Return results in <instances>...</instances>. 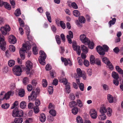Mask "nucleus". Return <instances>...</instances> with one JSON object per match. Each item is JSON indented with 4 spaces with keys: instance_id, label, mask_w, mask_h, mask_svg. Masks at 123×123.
Wrapping results in <instances>:
<instances>
[{
    "instance_id": "e433bc0d",
    "label": "nucleus",
    "mask_w": 123,
    "mask_h": 123,
    "mask_svg": "<svg viewBox=\"0 0 123 123\" xmlns=\"http://www.w3.org/2000/svg\"><path fill=\"white\" fill-rule=\"evenodd\" d=\"M49 113L52 116H55L56 115V112L54 110H50L49 111Z\"/></svg>"
},
{
    "instance_id": "ddd939ff",
    "label": "nucleus",
    "mask_w": 123,
    "mask_h": 123,
    "mask_svg": "<svg viewBox=\"0 0 123 123\" xmlns=\"http://www.w3.org/2000/svg\"><path fill=\"white\" fill-rule=\"evenodd\" d=\"M90 114L91 117L93 119H96L97 116V113L94 109L91 110Z\"/></svg>"
},
{
    "instance_id": "473e14b6",
    "label": "nucleus",
    "mask_w": 123,
    "mask_h": 123,
    "mask_svg": "<svg viewBox=\"0 0 123 123\" xmlns=\"http://www.w3.org/2000/svg\"><path fill=\"white\" fill-rule=\"evenodd\" d=\"M86 44H87L89 47L91 49H93L94 47V43L93 42H91V43L90 41V42L89 43H87Z\"/></svg>"
},
{
    "instance_id": "393cba45",
    "label": "nucleus",
    "mask_w": 123,
    "mask_h": 123,
    "mask_svg": "<svg viewBox=\"0 0 123 123\" xmlns=\"http://www.w3.org/2000/svg\"><path fill=\"white\" fill-rule=\"evenodd\" d=\"M46 14L48 21L50 23L52 22L51 19L50 13L48 11L46 12Z\"/></svg>"
},
{
    "instance_id": "052dcab7",
    "label": "nucleus",
    "mask_w": 123,
    "mask_h": 123,
    "mask_svg": "<svg viewBox=\"0 0 123 123\" xmlns=\"http://www.w3.org/2000/svg\"><path fill=\"white\" fill-rule=\"evenodd\" d=\"M66 38L68 40V41L69 44H71L72 43V41L71 38L70 37L69 35H67L66 36Z\"/></svg>"
},
{
    "instance_id": "c9c22d12",
    "label": "nucleus",
    "mask_w": 123,
    "mask_h": 123,
    "mask_svg": "<svg viewBox=\"0 0 123 123\" xmlns=\"http://www.w3.org/2000/svg\"><path fill=\"white\" fill-rule=\"evenodd\" d=\"M76 120L78 123H83V122L82 118L80 116H78L76 118Z\"/></svg>"
},
{
    "instance_id": "b1692460",
    "label": "nucleus",
    "mask_w": 123,
    "mask_h": 123,
    "mask_svg": "<svg viewBox=\"0 0 123 123\" xmlns=\"http://www.w3.org/2000/svg\"><path fill=\"white\" fill-rule=\"evenodd\" d=\"M72 113L74 115L76 114L78 112V108L77 107H73L72 110Z\"/></svg>"
},
{
    "instance_id": "4c0bfd02",
    "label": "nucleus",
    "mask_w": 123,
    "mask_h": 123,
    "mask_svg": "<svg viewBox=\"0 0 123 123\" xmlns=\"http://www.w3.org/2000/svg\"><path fill=\"white\" fill-rule=\"evenodd\" d=\"M61 59L62 62H64V64L65 66H67L68 64V61L66 58H64L62 57L61 58Z\"/></svg>"
},
{
    "instance_id": "f8f14e48",
    "label": "nucleus",
    "mask_w": 123,
    "mask_h": 123,
    "mask_svg": "<svg viewBox=\"0 0 123 123\" xmlns=\"http://www.w3.org/2000/svg\"><path fill=\"white\" fill-rule=\"evenodd\" d=\"M8 41L10 43L14 44L16 43L17 39L13 35H11L8 37Z\"/></svg>"
},
{
    "instance_id": "79ce46f5",
    "label": "nucleus",
    "mask_w": 123,
    "mask_h": 123,
    "mask_svg": "<svg viewBox=\"0 0 123 123\" xmlns=\"http://www.w3.org/2000/svg\"><path fill=\"white\" fill-rule=\"evenodd\" d=\"M107 115L109 117L111 116L112 112L111 109L110 108L108 107L107 109Z\"/></svg>"
},
{
    "instance_id": "0eeeda50",
    "label": "nucleus",
    "mask_w": 123,
    "mask_h": 123,
    "mask_svg": "<svg viewBox=\"0 0 123 123\" xmlns=\"http://www.w3.org/2000/svg\"><path fill=\"white\" fill-rule=\"evenodd\" d=\"M0 30L2 34L6 35L7 34V32L10 31V28L9 25H6L4 26L1 27Z\"/></svg>"
},
{
    "instance_id": "2f4dec72",
    "label": "nucleus",
    "mask_w": 123,
    "mask_h": 123,
    "mask_svg": "<svg viewBox=\"0 0 123 123\" xmlns=\"http://www.w3.org/2000/svg\"><path fill=\"white\" fill-rule=\"evenodd\" d=\"M116 69L119 74H123V71L118 66H116L115 67Z\"/></svg>"
},
{
    "instance_id": "f3484780",
    "label": "nucleus",
    "mask_w": 123,
    "mask_h": 123,
    "mask_svg": "<svg viewBox=\"0 0 123 123\" xmlns=\"http://www.w3.org/2000/svg\"><path fill=\"white\" fill-rule=\"evenodd\" d=\"M102 60L104 63L106 65H108L110 63V61L106 57H103L102 58Z\"/></svg>"
},
{
    "instance_id": "8fccbe9b",
    "label": "nucleus",
    "mask_w": 123,
    "mask_h": 123,
    "mask_svg": "<svg viewBox=\"0 0 123 123\" xmlns=\"http://www.w3.org/2000/svg\"><path fill=\"white\" fill-rule=\"evenodd\" d=\"M18 20L20 26L22 27L24 26V23L23 20L20 18H18Z\"/></svg>"
},
{
    "instance_id": "6ab92c4d",
    "label": "nucleus",
    "mask_w": 123,
    "mask_h": 123,
    "mask_svg": "<svg viewBox=\"0 0 123 123\" xmlns=\"http://www.w3.org/2000/svg\"><path fill=\"white\" fill-rule=\"evenodd\" d=\"M81 50L82 51L87 53L88 52V50L87 48L84 45H81Z\"/></svg>"
},
{
    "instance_id": "39448f33",
    "label": "nucleus",
    "mask_w": 123,
    "mask_h": 123,
    "mask_svg": "<svg viewBox=\"0 0 123 123\" xmlns=\"http://www.w3.org/2000/svg\"><path fill=\"white\" fill-rule=\"evenodd\" d=\"M26 67L25 69L27 74H31L30 70L32 69L33 67L32 63L30 61H28L26 62Z\"/></svg>"
},
{
    "instance_id": "20e7f679",
    "label": "nucleus",
    "mask_w": 123,
    "mask_h": 123,
    "mask_svg": "<svg viewBox=\"0 0 123 123\" xmlns=\"http://www.w3.org/2000/svg\"><path fill=\"white\" fill-rule=\"evenodd\" d=\"M107 111V109L105 107L101 108L100 109V112L101 113V115H99L98 118L100 120H104L106 119V117L105 113Z\"/></svg>"
},
{
    "instance_id": "9b49d317",
    "label": "nucleus",
    "mask_w": 123,
    "mask_h": 123,
    "mask_svg": "<svg viewBox=\"0 0 123 123\" xmlns=\"http://www.w3.org/2000/svg\"><path fill=\"white\" fill-rule=\"evenodd\" d=\"M37 94L35 91H33L31 92V95L28 96V99L29 101H35L36 99Z\"/></svg>"
},
{
    "instance_id": "0e129e2a",
    "label": "nucleus",
    "mask_w": 123,
    "mask_h": 123,
    "mask_svg": "<svg viewBox=\"0 0 123 123\" xmlns=\"http://www.w3.org/2000/svg\"><path fill=\"white\" fill-rule=\"evenodd\" d=\"M24 115V112L23 111H18V116L17 117H20Z\"/></svg>"
},
{
    "instance_id": "338daca9",
    "label": "nucleus",
    "mask_w": 123,
    "mask_h": 123,
    "mask_svg": "<svg viewBox=\"0 0 123 123\" xmlns=\"http://www.w3.org/2000/svg\"><path fill=\"white\" fill-rule=\"evenodd\" d=\"M28 80L27 77H25L23 80V83L25 85L27 84L28 82Z\"/></svg>"
},
{
    "instance_id": "680f3d73",
    "label": "nucleus",
    "mask_w": 123,
    "mask_h": 123,
    "mask_svg": "<svg viewBox=\"0 0 123 123\" xmlns=\"http://www.w3.org/2000/svg\"><path fill=\"white\" fill-rule=\"evenodd\" d=\"M103 48H104V50L106 52H107L108 50L109 47L106 45H104L103 46Z\"/></svg>"
},
{
    "instance_id": "bf43d9fd",
    "label": "nucleus",
    "mask_w": 123,
    "mask_h": 123,
    "mask_svg": "<svg viewBox=\"0 0 123 123\" xmlns=\"http://www.w3.org/2000/svg\"><path fill=\"white\" fill-rule=\"evenodd\" d=\"M95 62L97 65L100 66L101 65V62L100 60L99 59H96Z\"/></svg>"
},
{
    "instance_id": "3c124183",
    "label": "nucleus",
    "mask_w": 123,
    "mask_h": 123,
    "mask_svg": "<svg viewBox=\"0 0 123 123\" xmlns=\"http://www.w3.org/2000/svg\"><path fill=\"white\" fill-rule=\"evenodd\" d=\"M47 82L46 80L45 79L43 80V86L44 87H46L47 86Z\"/></svg>"
},
{
    "instance_id": "f257e3e1",
    "label": "nucleus",
    "mask_w": 123,
    "mask_h": 123,
    "mask_svg": "<svg viewBox=\"0 0 123 123\" xmlns=\"http://www.w3.org/2000/svg\"><path fill=\"white\" fill-rule=\"evenodd\" d=\"M31 48V47L29 46H27L25 44H23V48L19 50L20 55L22 59L24 60L25 58V51L29 50Z\"/></svg>"
},
{
    "instance_id": "dca6fc26",
    "label": "nucleus",
    "mask_w": 123,
    "mask_h": 123,
    "mask_svg": "<svg viewBox=\"0 0 123 123\" xmlns=\"http://www.w3.org/2000/svg\"><path fill=\"white\" fill-rule=\"evenodd\" d=\"M46 119V117L45 114L42 113L40 114V121L43 123L45 121Z\"/></svg>"
},
{
    "instance_id": "e2e57ef3",
    "label": "nucleus",
    "mask_w": 123,
    "mask_h": 123,
    "mask_svg": "<svg viewBox=\"0 0 123 123\" xmlns=\"http://www.w3.org/2000/svg\"><path fill=\"white\" fill-rule=\"evenodd\" d=\"M18 105V101H16L13 104V106L12 107L11 109H12L14 108L16 106Z\"/></svg>"
},
{
    "instance_id": "4d7b16f0",
    "label": "nucleus",
    "mask_w": 123,
    "mask_h": 123,
    "mask_svg": "<svg viewBox=\"0 0 123 123\" xmlns=\"http://www.w3.org/2000/svg\"><path fill=\"white\" fill-rule=\"evenodd\" d=\"M103 87V89L104 90H108L109 89V86L106 84H104L102 85Z\"/></svg>"
},
{
    "instance_id": "412c9836",
    "label": "nucleus",
    "mask_w": 123,
    "mask_h": 123,
    "mask_svg": "<svg viewBox=\"0 0 123 123\" xmlns=\"http://www.w3.org/2000/svg\"><path fill=\"white\" fill-rule=\"evenodd\" d=\"M4 6L5 8L7 9L8 10H10L11 9V7L10 4L7 2H5Z\"/></svg>"
},
{
    "instance_id": "5fc2aeb1",
    "label": "nucleus",
    "mask_w": 123,
    "mask_h": 123,
    "mask_svg": "<svg viewBox=\"0 0 123 123\" xmlns=\"http://www.w3.org/2000/svg\"><path fill=\"white\" fill-rule=\"evenodd\" d=\"M64 43L65 42V36L63 34H61L60 35Z\"/></svg>"
},
{
    "instance_id": "de8ad7c7",
    "label": "nucleus",
    "mask_w": 123,
    "mask_h": 123,
    "mask_svg": "<svg viewBox=\"0 0 123 123\" xmlns=\"http://www.w3.org/2000/svg\"><path fill=\"white\" fill-rule=\"evenodd\" d=\"M48 91L49 92V94H51L53 93V88L52 86H49Z\"/></svg>"
},
{
    "instance_id": "aec40b11",
    "label": "nucleus",
    "mask_w": 123,
    "mask_h": 123,
    "mask_svg": "<svg viewBox=\"0 0 123 123\" xmlns=\"http://www.w3.org/2000/svg\"><path fill=\"white\" fill-rule=\"evenodd\" d=\"M26 103L25 101H22L20 104V107L22 109H24L26 107Z\"/></svg>"
},
{
    "instance_id": "603ef678",
    "label": "nucleus",
    "mask_w": 123,
    "mask_h": 123,
    "mask_svg": "<svg viewBox=\"0 0 123 123\" xmlns=\"http://www.w3.org/2000/svg\"><path fill=\"white\" fill-rule=\"evenodd\" d=\"M120 50L118 47H116L113 49V51L116 54H117L119 52Z\"/></svg>"
},
{
    "instance_id": "09e8293b",
    "label": "nucleus",
    "mask_w": 123,
    "mask_h": 123,
    "mask_svg": "<svg viewBox=\"0 0 123 123\" xmlns=\"http://www.w3.org/2000/svg\"><path fill=\"white\" fill-rule=\"evenodd\" d=\"M9 49L11 51L13 52L15 50V48L14 46L12 45H11L9 46Z\"/></svg>"
},
{
    "instance_id": "864d4df0",
    "label": "nucleus",
    "mask_w": 123,
    "mask_h": 123,
    "mask_svg": "<svg viewBox=\"0 0 123 123\" xmlns=\"http://www.w3.org/2000/svg\"><path fill=\"white\" fill-rule=\"evenodd\" d=\"M41 104L40 100L38 99H37L35 102V105L36 106H38Z\"/></svg>"
},
{
    "instance_id": "423d86ee",
    "label": "nucleus",
    "mask_w": 123,
    "mask_h": 123,
    "mask_svg": "<svg viewBox=\"0 0 123 123\" xmlns=\"http://www.w3.org/2000/svg\"><path fill=\"white\" fill-rule=\"evenodd\" d=\"M13 71L15 75L19 76L21 74L22 72L21 67L19 65H16L13 68Z\"/></svg>"
},
{
    "instance_id": "cd10ccee",
    "label": "nucleus",
    "mask_w": 123,
    "mask_h": 123,
    "mask_svg": "<svg viewBox=\"0 0 123 123\" xmlns=\"http://www.w3.org/2000/svg\"><path fill=\"white\" fill-rule=\"evenodd\" d=\"M77 72L79 77H82V73L80 68H77Z\"/></svg>"
},
{
    "instance_id": "49530a36",
    "label": "nucleus",
    "mask_w": 123,
    "mask_h": 123,
    "mask_svg": "<svg viewBox=\"0 0 123 123\" xmlns=\"http://www.w3.org/2000/svg\"><path fill=\"white\" fill-rule=\"evenodd\" d=\"M77 105L79 107H81L83 106V104L82 102L80 99H78L77 101Z\"/></svg>"
},
{
    "instance_id": "7c9ffc66",
    "label": "nucleus",
    "mask_w": 123,
    "mask_h": 123,
    "mask_svg": "<svg viewBox=\"0 0 123 123\" xmlns=\"http://www.w3.org/2000/svg\"><path fill=\"white\" fill-rule=\"evenodd\" d=\"M79 19L80 22L81 23H84L85 22L86 20L85 18L83 16L79 17Z\"/></svg>"
},
{
    "instance_id": "a18cd8bd",
    "label": "nucleus",
    "mask_w": 123,
    "mask_h": 123,
    "mask_svg": "<svg viewBox=\"0 0 123 123\" xmlns=\"http://www.w3.org/2000/svg\"><path fill=\"white\" fill-rule=\"evenodd\" d=\"M9 104L5 103L2 105H1L2 107L4 109H7L9 107Z\"/></svg>"
},
{
    "instance_id": "72a5a7b5",
    "label": "nucleus",
    "mask_w": 123,
    "mask_h": 123,
    "mask_svg": "<svg viewBox=\"0 0 123 123\" xmlns=\"http://www.w3.org/2000/svg\"><path fill=\"white\" fill-rule=\"evenodd\" d=\"M56 41L57 43L59 45L61 43V39L60 36L58 35H56L55 37Z\"/></svg>"
},
{
    "instance_id": "69168bd1",
    "label": "nucleus",
    "mask_w": 123,
    "mask_h": 123,
    "mask_svg": "<svg viewBox=\"0 0 123 123\" xmlns=\"http://www.w3.org/2000/svg\"><path fill=\"white\" fill-rule=\"evenodd\" d=\"M84 65L86 67L88 66L89 64V61L86 60H84Z\"/></svg>"
},
{
    "instance_id": "bb28decb",
    "label": "nucleus",
    "mask_w": 123,
    "mask_h": 123,
    "mask_svg": "<svg viewBox=\"0 0 123 123\" xmlns=\"http://www.w3.org/2000/svg\"><path fill=\"white\" fill-rule=\"evenodd\" d=\"M25 94V91L24 89H22L19 90L18 92V94L20 97H23Z\"/></svg>"
},
{
    "instance_id": "7ed1b4c3",
    "label": "nucleus",
    "mask_w": 123,
    "mask_h": 123,
    "mask_svg": "<svg viewBox=\"0 0 123 123\" xmlns=\"http://www.w3.org/2000/svg\"><path fill=\"white\" fill-rule=\"evenodd\" d=\"M39 54L40 56L38 58L39 62L42 65L45 64V60L46 57V55L45 53L42 50L40 51Z\"/></svg>"
},
{
    "instance_id": "5701e85b",
    "label": "nucleus",
    "mask_w": 123,
    "mask_h": 123,
    "mask_svg": "<svg viewBox=\"0 0 123 123\" xmlns=\"http://www.w3.org/2000/svg\"><path fill=\"white\" fill-rule=\"evenodd\" d=\"M95 61L94 56L91 55L90 57V62L91 64H93L95 63Z\"/></svg>"
},
{
    "instance_id": "c756f323",
    "label": "nucleus",
    "mask_w": 123,
    "mask_h": 123,
    "mask_svg": "<svg viewBox=\"0 0 123 123\" xmlns=\"http://www.w3.org/2000/svg\"><path fill=\"white\" fill-rule=\"evenodd\" d=\"M15 64V61L13 60H11L8 62V65L10 67H12L14 66Z\"/></svg>"
},
{
    "instance_id": "774afa93",
    "label": "nucleus",
    "mask_w": 123,
    "mask_h": 123,
    "mask_svg": "<svg viewBox=\"0 0 123 123\" xmlns=\"http://www.w3.org/2000/svg\"><path fill=\"white\" fill-rule=\"evenodd\" d=\"M3 72L4 73H6L8 71V68L7 67H5L2 70Z\"/></svg>"
},
{
    "instance_id": "a211bd4d",
    "label": "nucleus",
    "mask_w": 123,
    "mask_h": 123,
    "mask_svg": "<svg viewBox=\"0 0 123 123\" xmlns=\"http://www.w3.org/2000/svg\"><path fill=\"white\" fill-rule=\"evenodd\" d=\"M116 18H114L112 19V20H110L108 23L110 27H111V25H114L116 21Z\"/></svg>"
},
{
    "instance_id": "c85d7f7f",
    "label": "nucleus",
    "mask_w": 123,
    "mask_h": 123,
    "mask_svg": "<svg viewBox=\"0 0 123 123\" xmlns=\"http://www.w3.org/2000/svg\"><path fill=\"white\" fill-rule=\"evenodd\" d=\"M107 99L109 102L111 103L113 102V98L112 96L110 94H108L107 96Z\"/></svg>"
},
{
    "instance_id": "a878e982",
    "label": "nucleus",
    "mask_w": 123,
    "mask_h": 123,
    "mask_svg": "<svg viewBox=\"0 0 123 123\" xmlns=\"http://www.w3.org/2000/svg\"><path fill=\"white\" fill-rule=\"evenodd\" d=\"M23 121V119L22 118H16L14 120V122L16 123H22Z\"/></svg>"
},
{
    "instance_id": "6e6d98bb",
    "label": "nucleus",
    "mask_w": 123,
    "mask_h": 123,
    "mask_svg": "<svg viewBox=\"0 0 123 123\" xmlns=\"http://www.w3.org/2000/svg\"><path fill=\"white\" fill-rule=\"evenodd\" d=\"M72 7L75 9H77L78 7L77 5L75 2H73L71 4Z\"/></svg>"
},
{
    "instance_id": "f704fd0d",
    "label": "nucleus",
    "mask_w": 123,
    "mask_h": 123,
    "mask_svg": "<svg viewBox=\"0 0 123 123\" xmlns=\"http://www.w3.org/2000/svg\"><path fill=\"white\" fill-rule=\"evenodd\" d=\"M77 103L75 101H73L69 103L70 106L71 108H72L77 105Z\"/></svg>"
},
{
    "instance_id": "6e6552de",
    "label": "nucleus",
    "mask_w": 123,
    "mask_h": 123,
    "mask_svg": "<svg viewBox=\"0 0 123 123\" xmlns=\"http://www.w3.org/2000/svg\"><path fill=\"white\" fill-rule=\"evenodd\" d=\"M6 43L5 41L4 37H0V47L2 50L4 51L5 49Z\"/></svg>"
},
{
    "instance_id": "2eb2a0df",
    "label": "nucleus",
    "mask_w": 123,
    "mask_h": 123,
    "mask_svg": "<svg viewBox=\"0 0 123 123\" xmlns=\"http://www.w3.org/2000/svg\"><path fill=\"white\" fill-rule=\"evenodd\" d=\"M72 44L73 48L74 51H77V50L80 49V47L79 46L76 45V43L75 41H73Z\"/></svg>"
},
{
    "instance_id": "4468645a",
    "label": "nucleus",
    "mask_w": 123,
    "mask_h": 123,
    "mask_svg": "<svg viewBox=\"0 0 123 123\" xmlns=\"http://www.w3.org/2000/svg\"><path fill=\"white\" fill-rule=\"evenodd\" d=\"M18 108L16 107L12 111V115L13 116L15 117H17L18 113Z\"/></svg>"
},
{
    "instance_id": "a19ab883",
    "label": "nucleus",
    "mask_w": 123,
    "mask_h": 123,
    "mask_svg": "<svg viewBox=\"0 0 123 123\" xmlns=\"http://www.w3.org/2000/svg\"><path fill=\"white\" fill-rule=\"evenodd\" d=\"M74 15L76 17H78L80 16V12L77 10H74L73 12Z\"/></svg>"
},
{
    "instance_id": "1a4fd4ad",
    "label": "nucleus",
    "mask_w": 123,
    "mask_h": 123,
    "mask_svg": "<svg viewBox=\"0 0 123 123\" xmlns=\"http://www.w3.org/2000/svg\"><path fill=\"white\" fill-rule=\"evenodd\" d=\"M80 39L85 44H86L87 43H89L90 42V40L86 37L84 34H81L80 36Z\"/></svg>"
},
{
    "instance_id": "c03bdc74",
    "label": "nucleus",
    "mask_w": 123,
    "mask_h": 123,
    "mask_svg": "<svg viewBox=\"0 0 123 123\" xmlns=\"http://www.w3.org/2000/svg\"><path fill=\"white\" fill-rule=\"evenodd\" d=\"M33 110L34 113L36 114L39 111L38 106L34 107Z\"/></svg>"
},
{
    "instance_id": "9d476101",
    "label": "nucleus",
    "mask_w": 123,
    "mask_h": 123,
    "mask_svg": "<svg viewBox=\"0 0 123 123\" xmlns=\"http://www.w3.org/2000/svg\"><path fill=\"white\" fill-rule=\"evenodd\" d=\"M62 82L64 84L66 85V89L67 90V92L68 93H69L70 92V87L69 85L67 84L68 83V80L66 78H63Z\"/></svg>"
},
{
    "instance_id": "ea45409f",
    "label": "nucleus",
    "mask_w": 123,
    "mask_h": 123,
    "mask_svg": "<svg viewBox=\"0 0 123 123\" xmlns=\"http://www.w3.org/2000/svg\"><path fill=\"white\" fill-rule=\"evenodd\" d=\"M15 14L16 16H18L21 14L20 10L19 8L17 9L15 11Z\"/></svg>"
},
{
    "instance_id": "58836bf2",
    "label": "nucleus",
    "mask_w": 123,
    "mask_h": 123,
    "mask_svg": "<svg viewBox=\"0 0 123 123\" xmlns=\"http://www.w3.org/2000/svg\"><path fill=\"white\" fill-rule=\"evenodd\" d=\"M96 50L98 53V52L104 50V48L101 46L99 45L97 46L96 48Z\"/></svg>"
},
{
    "instance_id": "37998d69",
    "label": "nucleus",
    "mask_w": 123,
    "mask_h": 123,
    "mask_svg": "<svg viewBox=\"0 0 123 123\" xmlns=\"http://www.w3.org/2000/svg\"><path fill=\"white\" fill-rule=\"evenodd\" d=\"M60 26L63 29H65L66 25L63 21H60Z\"/></svg>"
},
{
    "instance_id": "f03ea898",
    "label": "nucleus",
    "mask_w": 123,
    "mask_h": 123,
    "mask_svg": "<svg viewBox=\"0 0 123 123\" xmlns=\"http://www.w3.org/2000/svg\"><path fill=\"white\" fill-rule=\"evenodd\" d=\"M2 93H4V92H2L0 94V104L1 103V100H3L4 99L7 100L9 99L10 98V96H12L14 93L13 91H10L8 92L5 94V95L3 96Z\"/></svg>"
},
{
    "instance_id": "4be33fe9",
    "label": "nucleus",
    "mask_w": 123,
    "mask_h": 123,
    "mask_svg": "<svg viewBox=\"0 0 123 123\" xmlns=\"http://www.w3.org/2000/svg\"><path fill=\"white\" fill-rule=\"evenodd\" d=\"M112 77L115 79H118L119 78L118 74L115 72H112Z\"/></svg>"
},
{
    "instance_id": "13d9d810",
    "label": "nucleus",
    "mask_w": 123,
    "mask_h": 123,
    "mask_svg": "<svg viewBox=\"0 0 123 123\" xmlns=\"http://www.w3.org/2000/svg\"><path fill=\"white\" fill-rule=\"evenodd\" d=\"M79 87L80 90L82 91H84V85L82 83H81L80 85H79Z\"/></svg>"
}]
</instances>
